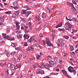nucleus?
Wrapping results in <instances>:
<instances>
[{
	"instance_id": "nucleus-1",
	"label": "nucleus",
	"mask_w": 78,
	"mask_h": 78,
	"mask_svg": "<svg viewBox=\"0 0 78 78\" xmlns=\"http://www.w3.org/2000/svg\"><path fill=\"white\" fill-rule=\"evenodd\" d=\"M65 25L66 26L65 27V30L68 31L70 30V29L72 28V25L68 22L66 23Z\"/></svg>"
},
{
	"instance_id": "nucleus-2",
	"label": "nucleus",
	"mask_w": 78,
	"mask_h": 78,
	"mask_svg": "<svg viewBox=\"0 0 78 78\" xmlns=\"http://www.w3.org/2000/svg\"><path fill=\"white\" fill-rule=\"evenodd\" d=\"M13 6H11V7H13L14 8V9L15 10H18V9H19V8L17 7L18 6V3L16 1L14 2L13 3Z\"/></svg>"
},
{
	"instance_id": "nucleus-3",
	"label": "nucleus",
	"mask_w": 78,
	"mask_h": 78,
	"mask_svg": "<svg viewBox=\"0 0 78 78\" xmlns=\"http://www.w3.org/2000/svg\"><path fill=\"white\" fill-rule=\"evenodd\" d=\"M46 42L47 44L48 45H49L50 47H51V46H53V44H50V41H49V39H48V38H46Z\"/></svg>"
},
{
	"instance_id": "nucleus-4",
	"label": "nucleus",
	"mask_w": 78,
	"mask_h": 78,
	"mask_svg": "<svg viewBox=\"0 0 78 78\" xmlns=\"http://www.w3.org/2000/svg\"><path fill=\"white\" fill-rule=\"evenodd\" d=\"M54 59L55 61H56L57 62H58L60 63L61 64H62V61L59 58H54Z\"/></svg>"
},
{
	"instance_id": "nucleus-5",
	"label": "nucleus",
	"mask_w": 78,
	"mask_h": 78,
	"mask_svg": "<svg viewBox=\"0 0 78 78\" xmlns=\"http://www.w3.org/2000/svg\"><path fill=\"white\" fill-rule=\"evenodd\" d=\"M62 71L63 73L64 74V75L66 76H67L68 77H69V75L68 74H67V73L64 70H62Z\"/></svg>"
},
{
	"instance_id": "nucleus-6",
	"label": "nucleus",
	"mask_w": 78,
	"mask_h": 78,
	"mask_svg": "<svg viewBox=\"0 0 78 78\" xmlns=\"http://www.w3.org/2000/svg\"><path fill=\"white\" fill-rule=\"evenodd\" d=\"M21 12L22 14H28L27 16V17H28V16L30 14V11L27 12H26L25 11H23V12Z\"/></svg>"
},
{
	"instance_id": "nucleus-7",
	"label": "nucleus",
	"mask_w": 78,
	"mask_h": 78,
	"mask_svg": "<svg viewBox=\"0 0 78 78\" xmlns=\"http://www.w3.org/2000/svg\"><path fill=\"white\" fill-rule=\"evenodd\" d=\"M28 50H33L34 49V46H32L31 47H29L27 48Z\"/></svg>"
},
{
	"instance_id": "nucleus-8",
	"label": "nucleus",
	"mask_w": 78,
	"mask_h": 78,
	"mask_svg": "<svg viewBox=\"0 0 78 78\" xmlns=\"http://www.w3.org/2000/svg\"><path fill=\"white\" fill-rule=\"evenodd\" d=\"M67 5H68V6H70L72 7H73V4L72 3H70L69 2H67L66 3Z\"/></svg>"
},
{
	"instance_id": "nucleus-9",
	"label": "nucleus",
	"mask_w": 78,
	"mask_h": 78,
	"mask_svg": "<svg viewBox=\"0 0 78 78\" xmlns=\"http://www.w3.org/2000/svg\"><path fill=\"white\" fill-rule=\"evenodd\" d=\"M62 25V23L61 22L59 23L58 25L56 27V28H58V27H61Z\"/></svg>"
},
{
	"instance_id": "nucleus-10",
	"label": "nucleus",
	"mask_w": 78,
	"mask_h": 78,
	"mask_svg": "<svg viewBox=\"0 0 78 78\" xmlns=\"http://www.w3.org/2000/svg\"><path fill=\"white\" fill-rule=\"evenodd\" d=\"M56 13L57 16H60V15H62V12L58 11L56 12Z\"/></svg>"
},
{
	"instance_id": "nucleus-11",
	"label": "nucleus",
	"mask_w": 78,
	"mask_h": 78,
	"mask_svg": "<svg viewBox=\"0 0 78 78\" xmlns=\"http://www.w3.org/2000/svg\"><path fill=\"white\" fill-rule=\"evenodd\" d=\"M4 39H6L7 40H8L9 41H11V38H10V37H9V36L4 37Z\"/></svg>"
},
{
	"instance_id": "nucleus-12",
	"label": "nucleus",
	"mask_w": 78,
	"mask_h": 78,
	"mask_svg": "<svg viewBox=\"0 0 78 78\" xmlns=\"http://www.w3.org/2000/svg\"><path fill=\"white\" fill-rule=\"evenodd\" d=\"M28 25L30 30H32V29H33V26H32V24H31V23L30 22H29V23Z\"/></svg>"
},
{
	"instance_id": "nucleus-13",
	"label": "nucleus",
	"mask_w": 78,
	"mask_h": 78,
	"mask_svg": "<svg viewBox=\"0 0 78 78\" xmlns=\"http://www.w3.org/2000/svg\"><path fill=\"white\" fill-rule=\"evenodd\" d=\"M46 16V14L44 12H43L41 15V17H42V18H44H44H45Z\"/></svg>"
},
{
	"instance_id": "nucleus-14",
	"label": "nucleus",
	"mask_w": 78,
	"mask_h": 78,
	"mask_svg": "<svg viewBox=\"0 0 78 78\" xmlns=\"http://www.w3.org/2000/svg\"><path fill=\"white\" fill-rule=\"evenodd\" d=\"M17 37L18 39H20L22 37V35L21 34H17Z\"/></svg>"
},
{
	"instance_id": "nucleus-15",
	"label": "nucleus",
	"mask_w": 78,
	"mask_h": 78,
	"mask_svg": "<svg viewBox=\"0 0 78 78\" xmlns=\"http://www.w3.org/2000/svg\"><path fill=\"white\" fill-rule=\"evenodd\" d=\"M49 64L51 65V66H53L55 64L54 63V62L52 61H51L49 62Z\"/></svg>"
},
{
	"instance_id": "nucleus-16",
	"label": "nucleus",
	"mask_w": 78,
	"mask_h": 78,
	"mask_svg": "<svg viewBox=\"0 0 78 78\" xmlns=\"http://www.w3.org/2000/svg\"><path fill=\"white\" fill-rule=\"evenodd\" d=\"M29 37H29V36H28V35L27 34H25L23 36V37L25 39H28Z\"/></svg>"
},
{
	"instance_id": "nucleus-17",
	"label": "nucleus",
	"mask_w": 78,
	"mask_h": 78,
	"mask_svg": "<svg viewBox=\"0 0 78 78\" xmlns=\"http://www.w3.org/2000/svg\"><path fill=\"white\" fill-rule=\"evenodd\" d=\"M12 17L14 18H17V16L16 15L15 13H14L12 15Z\"/></svg>"
},
{
	"instance_id": "nucleus-18",
	"label": "nucleus",
	"mask_w": 78,
	"mask_h": 78,
	"mask_svg": "<svg viewBox=\"0 0 78 78\" xmlns=\"http://www.w3.org/2000/svg\"><path fill=\"white\" fill-rule=\"evenodd\" d=\"M15 69V66H14V65L13 64L11 65V70H14Z\"/></svg>"
},
{
	"instance_id": "nucleus-19",
	"label": "nucleus",
	"mask_w": 78,
	"mask_h": 78,
	"mask_svg": "<svg viewBox=\"0 0 78 78\" xmlns=\"http://www.w3.org/2000/svg\"><path fill=\"white\" fill-rule=\"evenodd\" d=\"M72 20H73V22L75 23H76V22H77V20H76V19L75 18H73Z\"/></svg>"
},
{
	"instance_id": "nucleus-20",
	"label": "nucleus",
	"mask_w": 78,
	"mask_h": 78,
	"mask_svg": "<svg viewBox=\"0 0 78 78\" xmlns=\"http://www.w3.org/2000/svg\"><path fill=\"white\" fill-rule=\"evenodd\" d=\"M19 13H20V12L18 10L16 11L15 13L16 16H17L19 15Z\"/></svg>"
},
{
	"instance_id": "nucleus-21",
	"label": "nucleus",
	"mask_w": 78,
	"mask_h": 78,
	"mask_svg": "<svg viewBox=\"0 0 78 78\" xmlns=\"http://www.w3.org/2000/svg\"><path fill=\"white\" fill-rule=\"evenodd\" d=\"M58 41L59 43H62V42H63V40L61 38L58 39Z\"/></svg>"
},
{
	"instance_id": "nucleus-22",
	"label": "nucleus",
	"mask_w": 78,
	"mask_h": 78,
	"mask_svg": "<svg viewBox=\"0 0 78 78\" xmlns=\"http://www.w3.org/2000/svg\"><path fill=\"white\" fill-rule=\"evenodd\" d=\"M72 10L74 11V12H76V9L74 7V6L73 5V6L72 7Z\"/></svg>"
},
{
	"instance_id": "nucleus-23",
	"label": "nucleus",
	"mask_w": 78,
	"mask_h": 78,
	"mask_svg": "<svg viewBox=\"0 0 78 78\" xmlns=\"http://www.w3.org/2000/svg\"><path fill=\"white\" fill-rule=\"evenodd\" d=\"M44 66L45 69H50V66H49V65H45Z\"/></svg>"
},
{
	"instance_id": "nucleus-24",
	"label": "nucleus",
	"mask_w": 78,
	"mask_h": 78,
	"mask_svg": "<svg viewBox=\"0 0 78 78\" xmlns=\"http://www.w3.org/2000/svg\"><path fill=\"white\" fill-rule=\"evenodd\" d=\"M35 60V57H33V58H29V60L30 61H34Z\"/></svg>"
},
{
	"instance_id": "nucleus-25",
	"label": "nucleus",
	"mask_w": 78,
	"mask_h": 78,
	"mask_svg": "<svg viewBox=\"0 0 78 78\" xmlns=\"http://www.w3.org/2000/svg\"><path fill=\"white\" fill-rule=\"evenodd\" d=\"M70 48L71 51H73V50H74V48H73V47L72 46H70Z\"/></svg>"
},
{
	"instance_id": "nucleus-26",
	"label": "nucleus",
	"mask_w": 78,
	"mask_h": 78,
	"mask_svg": "<svg viewBox=\"0 0 78 78\" xmlns=\"http://www.w3.org/2000/svg\"><path fill=\"white\" fill-rule=\"evenodd\" d=\"M5 13L6 14H10L11 13V11H8L5 12Z\"/></svg>"
},
{
	"instance_id": "nucleus-27",
	"label": "nucleus",
	"mask_w": 78,
	"mask_h": 78,
	"mask_svg": "<svg viewBox=\"0 0 78 78\" xmlns=\"http://www.w3.org/2000/svg\"><path fill=\"white\" fill-rule=\"evenodd\" d=\"M41 56V55H36V57L38 59H39V58H40V57Z\"/></svg>"
},
{
	"instance_id": "nucleus-28",
	"label": "nucleus",
	"mask_w": 78,
	"mask_h": 78,
	"mask_svg": "<svg viewBox=\"0 0 78 78\" xmlns=\"http://www.w3.org/2000/svg\"><path fill=\"white\" fill-rule=\"evenodd\" d=\"M35 45L36 47H39V46H40V45H39L37 43H35Z\"/></svg>"
},
{
	"instance_id": "nucleus-29",
	"label": "nucleus",
	"mask_w": 78,
	"mask_h": 78,
	"mask_svg": "<svg viewBox=\"0 0 78 78\" xmlns=\"http://www.w3.org/2000/svg\"><path fill=\"white\" fill-rule=\"evenodd\" d=\"M5 55L8 56V57H9V53L7 52V51H6L5 52Z\"/></svg>"
},
{
	"instance_id": "nucleus-30",
	"label": "nucleus",
	"mask_w": 78,
	"mask_h": 78,
	"mask_svg": "<svg viewBox=\"0 0 78 78\" xmlns=\"http://www.w3.org/2000/svg\"><path fill=\"white\" fill-rule=\"evenodd\" d=\"M16 51H14L13 52H11V55H15V54H16Z\"/></svg>"
},
{
	"instance_id": "nucleus-31",
	"label": "nucleus",
	"mask_w": 78,
	"mask_h": 78,
	"mask_svg": "<svg viewBox=\"0 0 78 78\" xmlns=\"http://www.w3.org/2000/svg\"><path fill=\"white\" fill-rule=\"evenodd\" d=\"M72 2L73 4L76 5H77V4H76L75 1H74V0H72Z\"/></svg>"
},
{
	"instance_id": "nucleus-32",
	"label": "nucleus",
	"mask_w": 78,
	"mask_h": 78,
	"mask_svg": "<svg viewBox=\"0 0 78 78\" xmlns=\"http://www.w3.org/2000/svg\"><path fill=\"white\" fill-rule=\"evenodd\" d=\"M44 66V64H41V66H39V67L40 68H42Z\"/></svg>"
},
{
	"instance_id": "nucleus-33",
	"label": "nucleus",
	"mask_w": 78,
	"mask_h": 78,
	"mask_svg": "<svg viewBox=\"0 0 78 78\" xmlns=\"http://www.w3.org/2000/svg\"><path fill=\"white\" fill-rule=\"evenodd\" d=\"M40 6V5H34V7L35 8H37L38 7Z\"/></svg>"
},
{
	"instance_id": "nucleus-34",
	"label": "nucleus",
	"mask_w": 78,
	"mask_h": 78,
	"mask_svg": "<svg viewBox=\"0 0 78 78\" xmlns=\"http://www.w3.org/2000/svg\"><path fill=\"white\" fill-rule=\"evenodd\" d=\"M7 66L8 68H9V67H11V64L9 63L7 64Z\"/></svg>"
},
{
	"instance_id": "nucleus-35",
	"label": "nucleus",
	"mask_w": 78,
	"mask_h": 78,
	"mask_svg": "<svg viewBox=\"0 0 78 78\" xmlns=\"http://www.w3.org/2000/svg\"><path fill=\"white\" fill-rule=\"evenodd\" d=\"M37 73V74H39V73H41V72L40 71V69H38L37 71V72H36Z\"/></svg>"
},
{
	"instance_id": "nucleus-36",
	"label": "nucleus",
	"mask_w": 78,
	"mask_h": 78,
	"mask_svg": "<svg viewBox=\"0 0 78 78\" xmlns=\"http://www.w3.org/2000/svg\"><path fill=\"white\" fill-rule=\"evenodd\" d=\"M17 28V30H19L20 28V26H16Z\"/></svg>"
},
{
	"instance_id": "nucleus-37",
	"label": "nucleus",
	"mask_w": 78,
	"mask_h": 78,
	"mask_svg": "<svg viewBox=\"0 0 78 78\" xmlns=\"http://www.w3.org/2000/svg\"><path fill=\"white\" fill-rule=\"evenodd\" d=\"M64 43H62L60 44V46L61 47H64Z\"/></svg>"
},
{
	"instance_id": "nucleus-38",
	"label": "nucleus",
	"mask_w": 78,
	"mask_h": 78,
	"mask_svg": "<svg viewBox=\"0 0 78 78\" xmlns=\"http://www.w3.org/2000/svg\"><path fill=\"white\" fill-rule=\"evenodd\" d=\"M19 24H20V22H16V26H19Z\"/></svg>"
},
{
	"instance_id": "nucleus-39",
	"label": "nucleus",
	"mask_w": 78,
	"mask_h": 78,
	"mask_svg": "<svg viewBox=\"0 0 78 78\" xmlns=\"http://www.w3.org/2000/svg\"><path fill=\"white\" fill-rule=\"evenodd\" d=\"M41 30V27H39L37 28V31H40Z\"/></svg>"
},
{
	"instance_id": "nucleus-40",
	"label": "nucleus",
	"mask_w": 78,
	"mask_h": 78,
	"mask_svg": "<svg viewBox=\"0 0 78 78\" xmlns=\"http://www.w3.org/2000/svg\"><path fill=\"white\" fill-rule=\"evenodd\" d=\"M40 73L41 74V75H44V70L41 71V72H40Z\"/></svg>"
},
{
	"instance_id": "nucleus-41",
	"label": "nucleus",
	"mask_w": 78,
	"mask_h": 78,
	"mask_svg": "<svg viewBox=\"0 0 78 78\" xmlns=\"http://www.w3.org/2000/svg\"><path fill=\"white\" fill-rule=\"evenodd\" d=\"M28 42H31V37L30 38L29 40H28L27 41Z\"/></svg>"
},
{
	"instance_id": "nucleus-42",
	"label": "nucleus",
	"mask_w": 78,
	"mask_h": 78,
	"mask_svg": "<svg viewBox=\"0 0 78 78\" xmlns=\"http://www.w3.org/2000/svg\"><path fill=\"white\" fill-rule=\"evenodd\" d=\"M6 30L7 32H9V31H10V28H7L6 29Z\"/></svg>"
},
{
	"instance_id": "nucleus-43",
	"label": "nucleus",
	"mask_w": 78,
	"mask_h": 78,
	"mask_svg": "<svg viewBox=\"0 0 78 78\" xmlns=\"http://www.w3.org/2000/svg\"><path fill=\"white\" fill-rule=\"evenodd\" d=\"M8 71H9L8 69H6V73L7 75L9 74V72H8Z\"/></svg>"
},
{
	"instance_id": "nucleus-44",
	"label": "nucleus",
	"mask_w": 78,
	"mask_h": 78,
	"mask_svg": "<svg viewBox=\"0 0 78 78\" xmlns=\"http://www.w3.org/2000/svg\"><path fill=\"white\" fill-rule=\"evenodd\" d=\"M48 59H50L51 60L52 59V57H51V56H48Z\"/></svg>"
},
{
	"instance_id": "nucleus-45",
	"label": "nucleus",
	"mask_w": 78,
	"mask_h": 78,
	"mask_svg": "<svg viewBox=\"0 0 78 78\" xmlns=\"http://www.w3.org/2000/svg\"><path fill=\"white\" fill-rule=\"evenodd\" d=\"M28 44H27V42H25V44H24V47H27V46Z\"/></svg>"
},
{
	"instance_id": "nucleus-46",
	"label": "nucleus",
	"mask_w": 78,
	"mask_h": 78,
	"mask_svg": "<svg viewBox=\"0 0 78 78\" xmlns=\"http://www.w3.org/2000/svg\"><path fill=\"white\" fill-rule=\"evenodd\" d=\"M12 60L13 61H16V58H15L14 57H13L12 58Z\"/></svg>"
},
{
	"instance_id": "nucleus-47",
	"label": "nucleus",
	"mask_w": 78,
	"mask_h": 78,
	"mask_svg": "<svg viewBox=\"0 0 78 78\" xmlns=\"http://www.w3.org/2000/svg\"><path fill=\"white\" fill-rule=\"evenodd\" d=\"M69 69H74V68L71 66H70L68 68Z\"/></svg>"
},
{
	"instance_id": "nucleus-48",
	"label": "nucleus",
	"mask_w": 78,
	"mask_h": 78,
	"mask_svg": "<svg viewBox=\"0 0 78 78\" xmlns=\"http://www.w3.org/2000/svg\"><path fill=\"white\" fill-rule=\"evenodd\" d=\"M58 73H53V74L54 75H58Z\"/></svg>"
},
{
	"instance_id": "nucleus-49",
	"label": "nucleus",
	"mask_w": 78,
	"mask_h": 78,
	"mask_svg": "<svg viewBox=\"0 0 78 78\" xmlns=\"http://www.w3.org/2000/svg\"><path fill=\"white\" fill-rule=\"evenodd\" d=\"M16 34H19V33H21V31H16Z\"/></svg>"
},
{
	"instance_id": "nucleus-50",
	"label": "nucleus",
	"mask_w": 78,
	"mask_h": 78,
	"mask_svg": "<svg viewBox=\"0 0 78 78\" xmlns=\"http://www.w3.org/2000/svg\"><path fill=\"white\" fill-rule=\"evenodd\" d=\"M70 54L71 55H75V52H70Z\"/></svg>"
},
{
	"instance_id": "nucleus-51",
	"label": "nucleus",
	"mask_w": 78,
	"mask_h": 78,
	"mask_svg": "<svg viewBox=\"0 0 78 78\" xmlns=\"http://www.w3.org/2000/svg\"><path fill=\"white\" fill-rule=\"evenodd\" d=\"M1 22L2 23L3 22V21L4 20H3V19H2L1 18Z\"/></svg>"
},
{
	"instance_id": "nucleus-52",
	"label": "nucleus",
	"mask_w": 78,
	"mask_h": 78,
	"mask_svg": "<svg viewBox=\"0 0 78 78\" xmlns=\"http://www.w3.org/2000/svg\"><path fill=\"white\" fill-rule=\"evenodd\" d=\"M39 36L41 37H43L42 36V33H40L39 34Z\"/></svg>"
},
{
	"instance_id": "nucleus-53",
	"label": "nucleus",
	"mask_w": 78,
	"mask_h": 78,
	"mask_svg": "<svg viewBox=\"0 0 78 78\" xmlns=\"http://www.w3.org/2000/svg\"><path fill=\"white\" fill-rule=\"evenodd\" d=\"M28 32H29V31L25 30V33L26 34H27V33H28Z\"/></svg>"
},
{
	"instance_id": "nucleus-54",
	"label": "nucleus",
	"mask_w": 78,
	"mask_h": 78,
	"mask_svg": "<svg viewBox=\"0 0 78 78\" xmlns=\"http://www.w3.org/2000/svg\"><path fill=\"white\" fill-rule=\"evenodd\" d=\"M64 38L65 39H69V36H66L64 37Z\"/></svg>"
},
{
	"instance_id": "nucleus-55",
	"label": "nucleus",
	"mask_w": 78,
	"mask_h": 78,
	"mask_svg": "<svg viewBox=\"0 0 78 78\" xmlns=\"http://www.w3.org/2000/svg\"><path fill=\"white\" fill-rule=\"evenodd\" d=\"M20 19H21V20L23 22V23H25V21H24V20L22 18H20Z\"/></svg>"
},
{
	"instance_id": "nucleus-56",
	"label": "nucleus",
	"mask_w": 78,
	"mask_h": 78,
	"mask_svg": "<svg viewBox=\"0 0 78 78\" xmlns=\"http://www.w3.org/2000/svg\"><path fill=\"white\" fill-rule=\"evenodd\" d=\"M68 70L70 72H72V69H68Z\"/></svg>"
},
{
	"instance_id": "nucleus-57",
	"label": "nucleus",
	"mask_w": 78,
	"mask_h": 78,
	"mask_svg": "<svg viewBox=\"0 0 78 78\" xmlns=\"http://www.w3.org/2000/svg\"><path fill=\"white\" fill-rule=\"evenodd\" d=\"M24 27H25V30H27V28H28V27L27 26H24Z\"/></svg>"
},
{
	"instance_id": "nucleus-58",
	"label": "nucleus",
	"mask_w": 78,
	"mask_h": 78,
	"mask_svg": "<svg viewBox=\"0 0 78 78\" xmlns=\"http://www.w3.org/2000/svg\"><path fill=\"white\" fill-rule=\"evenodd\" d=\"M72 72H73V73H76V71L74 69H72Z\"/></svg>"
},
{
	"instance_id": "nucleus-59",
	"label": "nucleus",
	"mask_w": 78,
	"mask_h": 78,
	"mask_svg": "<svg viewBox=\"0 0 78 78\" xmlns=\"http://www.w3.org/2000/svg\"><path fill=\"white\" fill-rule=\"evenodd\" d=\"M2 35L3 36H6V34H2Z\"/></svg>"
},
{
	"instance_id": "nucleus-60",
	"label": "nucleus",
	"mask_w": 78,
	"mask_h": 78,
	"mask_svg": "<svg viewBox=\"0 0 78 78\" xmlns=\"http://www.w3.org/2000/svg\"><path fill=\"white\" fill-rule=\"evenodd\" d=\"M50 11H51H51H52V12H49L50 13L51 12H53V9H51V10H50Z\"/></svg>"
},
{
	"instance_id": "nucleus-61",
	"label": "nucleus",
	"mask_w": 78,
	"mask_h": 78,
	"mask_svg": "<svg viewBox=\"0 0 78 78\" xmlns=\"http://www.w3.org/2000/svg\"><path fill=\"white\" fill-rule=\"evenodd\" d=\"M11 45L12 47H14V43L12 44Z\"/></svg>"
},
{
	"instance_id": "nucleus-62",
	"label": "nucleus",
	"mask_w": 78,
	"mask_h": 78,
	"mask_svg": "<svg viewBox=\"0 0 78 78\" xmlns=\"http://www.w3.org/2000/svg\"><path fill=\"white\" fill-rule=\"evenodd\" d=\"M47 33H49L50 32V30H49V29H48L47 30Z\"/></svg>"
},
{
	"instance_id": "nucleus-63",
	"label": "nucleus",
	"mask_w": 78,
	"mask_h": 78,
	"mask_svg": "<svg viewBox=\"0 0 78 78\" xmlns=\"http://www.w3.org/2000/svg\"><path fill=\"white\" fill-rule=\"evenodd\" d=\"M56 70L57 72L58 71H59V69L58 68H57V69H56Z\"/></svg>"
},
{
	"instance_id": "nucleus-64",
	"label": "nucleus",
	"mask_w": 78,
	"mask_h": 78,
	"mask_svg": "<svg viewBox=\"0 0 78 78\" xmlns=\"http://www.w3.org/2000/svg\"><path fill=\"white\" fill-rule=\"evenodd\" d=\"M44 78H50V77H49L48 76H46L45 77H44Z\"/></svg>"
}]
</instances>
